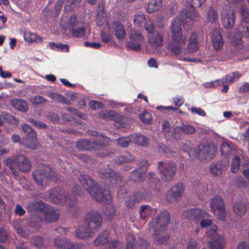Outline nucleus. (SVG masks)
Returning <instances> with one entry per match:
<instances>
[{
  "instance_id": "37",
  "label": "nucleus",
  "mask_w": 249,
  "mask_h": 249,
  "mask_svg": "<svg viewBox=\"0 0 249 249\" xmlns=\"http://www.w3.org/2000/svg\"><path fill=\"white\" fill-rule=\"evenodd\" d=\"M223 168L224 166L222 163L221 161H218L211 165L210 172L213 175L218 176L222 173Z\"/></svg>"
},
{
  "instance_id": "63",
  "label": "nucleus",
  "mask_w": 249,
  "mask_h": 249,
  "mask_svg": "<svg viewBox=\"0 0 249 249\" xmlns=\"http://www.w3.org/2000/svg\"><path fill=\"white\" fill-rule=\"evenodd\" d=\"M33 243L37 248H41L43 247V238L40 236L36 237L34 238Z\"/></svg>"
},
{
  "instance_id": "11",
  "label": "nucleus",
  "mask_w": 249,
  "mask_h": 249,
  "mask_svg": "<svg viewBox=\"0 0 249 249\" xmlns=\"http://www.w3.org/2000/svg\"><path fill=\"white\" fill-rule=\"evenodd\" d=\"M211 208L214 215L219 220L225 221L227 214L222 198L216 196L212 199Z\"/></svg>"
},
{
  "instance_id": "62",
  "label": "nucleus",
  "mask_w": 249,
  "mask_h": 249,
  "mask_svg": "<svg viewBox=\"0 0 249 249\" xmlns=\"http://www.w3.org/2000/svg\"><path fill=\"white\" fill-rule=\"evenodd\" d=\"M46 117L52 121H58L59 119V117L57 113L51 111L47 112Z\"/></svg>"
},
{
  "instance_id": "57",
  "label": "nucleus",
  "mask_w": 249,
  "mask_h": 249,
  "mask_svg": "<svg viewBox=\"0 0 249 249\" xmlns=\"http://www.w3.org/2000/svg\"><path fill=\"white\" fill-rule=\"evenodd\" d=\"M71 30L72 35L75 37L82 36L84 35L85 33V30L84 28H78L77 29L74 28Z\"/></svg>"
},
{
  "instance_id": "48",
  "label": "nucleus",
  "mask_w": 249,
  "mask_h": 249,
  "mask_svg": "<svg viewBox=\"0 0 249 249\" xmlns=\"http://www.w3.org/2000/svg\"><path fill=\"white\" fill-rule=\"evenodd\" d=\"M99 115L104 119L114 120L115 117V113L111 111H102L100 112Z\"/></svg>"
},
{
  "instance_id": "7",
  "label": "nucleus",
  "mask_w": 249,
  "mask_h": 249,
  "mask_svg": "<svg viewBox=\"0 0 249 249\" xmlns=\"http://www.w3.org/2000/svg\"><path fill=\"white\" fill-rule=\"evenodd\" d=\"M216 150L213 144H200L194 150L195 156L201 160H210L213 158Z\"/></svg>"
},
{
  "instance_id": "30",
  "label": "nucleus",
  "mask_w": 249,
  "mask_h": 249,
  "mask_svg": "<svg viewBox=\"0 0 249 249\" xmlns=\"http://www.w3.org/2000/svg\"><path fill=\"white\" fill-rule=\"evenodd\" d=\"M12 105L17 110L26 112L28 109V106L27 102L23 99H15L11 102Z\"/></svg>"
},
{
  "instance_id": "61",
  "label": "nucleus",
  "mask_w": 249,
  "mask_h": 249,
  "mask_svg": "<svg viewBox=\"0 0 249 249\" xmlns=\"http://www.w3.org/2000/svg\"><path fill=\"white\" fill-rule=\"evenodd\" d=\"M105 17L102 13H98L96 16V24L97 26L101 27L104 23Z\"/></svg>"
},
{
  "instance_id": "60",
  "label": "nucleus",
  "mask_w": 249,
  "mask_h": 249,
  "mask_svg": "<svg viewBox=\"0 0 249 249\" xmlns=\"http://www.w3.org/2000/svg\"><path fill=\"white\" fill-rule=\"evenodd\" d=\"M8 237L7 231L2 227H0V242H4Z\"/></svg>"
},
{
  "instance_id": "38",
  "label": "nucleus",
  "mask_w": 249,
  "mask_h": 249,
  "mask_svg": "<svg viewBox=\"0 0 249 249\" xmlns=\"http://www.w3.org/2000/svg\"><path fill=\"white\" fill-rule=\"evenodd\" d=\"M24 38L26 41L28 42H35L37 43H40L43 41L42 38L40 36H38L36 34L30 32H25L24 34Z\"/></svg>"
},
{
  "instance_id": "20",
  "label": "nucleus",
  "mask_w": 249,
  "mask_h": 249,
  "mask_svg": "<svg viewBox=\"0 0 249 249\" xmlns=\"http://www.w3.org/2000/svg\"><path fill=\"white\" fill-rule=\"evenodd\" d=\"M19 170L22 172L30 170L31 164L28 159L22 155L16 156V165Z\"/></svg>"
},
{
  "instance_id": "19",
  "label": "nucleus",
  "mask_w": 249,
  "mask_h": 249,
  "mask_svg": "<svg viewBox=\"0 0 249 249\" xmlns=\"http://www.w3.org/2000/svg\"><path fill=\"white\" fill-rule=\"evenodd\" d=\"M241 76V73L238 71L233 72L231 74H227L225 76L221 78V80H217L214 82H212L210 83L211 87H213V83L215 82L217 83L218 85L221 84H231L234 81H236Z\"/></svg>"
},
{
  "instance_id": "25",
  "label": "nucleus",
  "mask_w": 249,
  "mask_h": 249,
  "mask_svg": "<svg viewBox=\"0 0 249 249\" xmlns=\"http://www.w3.org/2000/svg\"><path fill=\"white\" fill-rule=\"evenodd\" d=\"M237 30L240 38L243 36L249 37V19L241 21Z\"/></svg>"
},
{
  "instance_id": "4",
  "label": "nucleus",
  "mask_w": 249,
  "mask_h": 249,
  "mask_svg": "<svg viewBox=\"0 0 249 249\" xmlns=\"http://www.w3.org/2000/svg\"><path fill=\"white\" fill-rule=\"evenodd\" d=\"M32 176L36 184L43 188L47 185L48 180H57L59 178V175L53 169L47 165L34 171Z\"/></svg>"
},
{
  "instance_id": "17",
  "label": "nucleus",
  "mask_w": 249,
  "mask_h": 249,
  "mask_svg": "<svg viewBox=\"0 0 249 249\" xmlns=\"http://www.w3.org/2000/svg\"><path fill=\"white\" fill-rule=\"evenodd\" d=\"M184 214L188 220H193L196 222H198L201 219L205 218L208 216L207 213L198 208L187 210L184 212Z\"/></svg>"
},
{
  "instance_id": "10",
  "label": "nucleus",
  "mask_w": 249,
  "mask_h": 249,
  "mask_svg": "<svg viewBox=\"0 0 249 249\" xmlns=\"http://www.w3.org/2000/svg\"><path fill=\"white\" fill-rule=\"evenodd\" d=\"M220 16L222 24L225 28L230 29L234 26L235 13L229 4H226L222 6Z\"/></svg>"
},
{
  "instance_id": "44",
  "label": "nucleus",
  "mask_w": 249,
  "mask_h": 249,
  "mask_svg": "<svg viewBox=\"0 0 249 249\" xmlns=\"http://www.w3.org/2000/svg\"><path fill=\"white\" fill-rule=\"evenodd\" d=\"M118 144L122 147H127L130 143L132 142V135L126 137H122L117 140Z\"/></svg>"
},
{
  "instance_id": "18",
  "label": "nucleus",
  "mask_w": 249,
  "mask_h": 249,
  "mask_svg": "<svg viewBox=\"0 0 249 249\" xmlns=\"http://www.w3.org/2000/svg\"><path fill=\"white\" fill-rule=\"evenodd\" d=\"M184 193V188L182 184L178 183L173 186L166 196L168 201L174 202L180 199Z\"/></svg>"
},
{
  "instance_id": "6",
  "label": "nucleus",
  "mask_w": 249,
  "mask_h": 249,
  "mask_svg": "<svg viewBox=\"0 0 249 249\" xmlns=\"http://www.w3.org/2000/svg\"><path fill=\"white\" fill-rule=\"evenodd\" d=\"M109 142V139L104 136L99 139H84L77 142L76 147L82 151L99 150L108 146Z\"/></svg>"
},
{
  "instance_id": "55",
  "label": "nucleus",
  "mask_w": 249,
  "mask_h": 249,
  "mask_svg": "<svg viewBox=\"0 0 249 249\" xmlns=\"http://www.w3.org/2000/svg\"><path fill=\"white\" fill-rule=\"evenodd\" d=\"M240 13L243 17L241 21H243L244 20H245L246 19H249V11L246 5H242L241 6Z\"/></svg>"
},
{
  "instance_id": "52",
  "label": "nucleus",
  "mask_w": 249,
  "mask_h": 249,
  "mask_svg": "<svg viewBox=\"0 0 249 249\" xmlns=\"http://www.w3.org/2000/svg\"><path fill=\"white\" fill-rule=\"evenodd\" d=\"M240 159L239 157L236 156L232 160L231 170L233 173H236L240 166Z\"/></svg>"
},
{
  "instance_id": "43",
  "label": "nucleus",
  "mask_w": 249,
  "mask_h": 249,
  "mask_svg": "<svg viewBox=\"0 0 249 249\" xmlns=\"http://www.w3.org/2000/svg\"><path fill=\"white\" fill-rule=\"evenodd\" d=\"M127 243L126 249H136V240L134 235L128 234L126 237Z\"/></svg>"
},
{
  "instance_id": "45",
  "label": "nucleus",
  "mask_w": 249,
  "mask_h": 249,
  "mask_svg": "<svg viewBox=\"0 0 249 249\" xmlns=\"http://www.w3.org/2000/svg\"><path fill=\"white\" fill-rule=\"evenodd\" d=\"M82 0H69L65 4V8L68 11H72L79 6Z\"/></svg>"
},
{
  "instance_id": "1",
  "label": "nucleus",
  "mask_w": 249,
  "mask_h": 249,
  "mask_svg": "<svg viewBox=\"0 0 249 249\" xmlns=\"http://www.w3.org/2000/svg\"><path fill=\"white\" fill-rule=\"evenodd\" d=\"M199 17V15L194 6H190L180 11V17H176L174 19L170 28L171 35L168 44L169 49L173 53H180L185 44L186 37L183 36L181 28L184 18H187L192 20H197Z\"/></svg>"
},
{
  "instance_id": "29",
  "label": "nucleus",
  "mask_w": 249,
  "mask_h": 249,
  "mask_svg": "<svg viewBox=\"0 0 249 249\" xmlns=\"http://www.w3.org/2000/svg\"><path fill=\"white\" fill-rule=\"evenodd\" d=\"M232 208L235 214L239 216L245 214L247 212L245 204L240 201L234 202L232 205Z\"/></svg>"
},
{
  "instance_id": "16",
  "label": "nucleus",
  "mask_w": 249,
  "mask_h": 249,
  "mask_svg": "<svg viewBox=\"0 0 249 249\" xmlns=\"http://www.w3.org/2000/svg\"><path fill=\"white\" fill-rule=\"evenodd\" d=\"M59 211L54 208L49 209L47 211L43 210L41 216L38 217V221H44L47 223H51L56 221L59 217Z\"/></svg>"
},
{
  "instance_id": "15",
  "label": "nucleus",
  "mask_w": 249,
  "mask_h": 249,
  "mask_svg": "<svg viewBox=\"0 0 249 249\" xmlns=\"http://www.w3.org/2000/svg\"><path fill=\"white\" fill-rule=\"evenodd\" d=\"M149 194L144 189L137 191L130 196L125 201V205L129 209H133L136 204L147 199Z\"/></svg>"
},
{
  "instance_id": "35",
  "label": "nucleus",
  "mask_w": 249,
  "mask_h": 249,
  "mask_svg": "<svg viewBox=\"0 0 249 249\" xmlns=\"http://www.w3.org/2000/svg\"><path fill=\"white\" fill-rule=\"evenodd\" d=\"M188 49L190 53H193L198 49L196 34L192 33L190 36Z\"/></svg>"
},
{
  "instance_id": "40",
  "label": "nucleus",
  "mask_w": 249,
  "mask_h": 249,
  "mask_svg": "<svg viewBox=\"0 0 249 249\" xmlns=\"http://www.w3.org/2000/svg\"><path fill=\"white\" fill-rule=\"evenodd\" d=\"M22 130L25 132L27 136L32 139V141H34L36 139V131L31 127L29 125L27 124H24L22 125Z\"/></svg>"
},
{
  "instance_id": "28",
  "label": "nucleus",
  "mask_w": 249,
  "mask_h": 249,
  "mask_svg": "<svg viewBox=\"0 0 249 249\" xmlns=\"http://www.w3.org/2000/svg\"><path fill=\"white\" fill-rule=\"evenodd\" d=\"M236 149L235 145L230 142H222L221 146V153L225 156L232 154Z\"/></svg>"
},
{
  "instance_id": "33",
  "label": "nucleus",
  "mask_w": 249,
  "mask_h": 249,
  "mask_svg": "<svg viewBox=\"0 0 249 249\" xmlns=\"http://www.w3.org/2000/svg\"><path fill=\"white\" fill-rule=\"evenodd\" d=\"M109 241V235L107 231H104L100 233L94 240L96 246H102L108 243Z\"/></svg>"
},
{
  "instance_id": "2",
  "label": "nucleus",
  "mask_w": 249,
  "mask_h": 249,
  "mask_svg": "<svg viewBox=\"0 0 249 249\" xmlns=\"http://www.w3.org/2000/svg\"><path fill=\"white\" fill-rule=\"evenodd\" d=\"M78 180L92 198L97 201L108 204L104 212L106 219L107 220H111L116 213V208L114 205L110 204L112 197L109 191L107 189L99 188L88 175L80 174Z\"/></svg>"
},
{
  "instance_id": "42",
  "label": "nucleus",
  "mask_w": 249,
  "mask_h": 249,
  "mask_svg": "<svg viewBox=\"0 0 249 249\" xmlns=\"http://www.w3.org/2000/svg\"><path fill=\"white\" fill-rule=\"evenodd\" d=\"M217 12L213 8L210 7L207 12V19L212 23L215 22L218 19Z\"/></svg>"
},
{
  "instance_id": "14",
  "label": "nucleus",
  "mask_w": 249,
  "mask_h": 249,
  "mask_svg": "<svg viewBox=\"0 0 249 249\" xmlns=\"http://www.w3.org/2000/svg\"><path fill=\"white\" fill-rule=\"evenodd\" d=\"M98 174L102 179H108L112 184L119 183L123 179V177L119 174L116 173L108 166L101 168Z\"/></svg>"
},
{
  "instance_id": "46",
  "label": "nucleus",
  "mask_w": 249,
  "mask_h": 249,
  "mask_svg": "<svg viewBox=\"0 0 249 249\" xmlns=\"http://www.w3.org/2000/svg\"><path fill=\"white\" fill-rule=\"evenodd\" d=\"M146 21L145 15L142 13H138L136 14L134 19V23L139 26H142L143 23Z\"/></svg>"
},
{
  "instance_id": "24",
  "label": "nucleus",
  "mask_w": 249,
  "mask_h": 249,
  "mask_svg": "<svg viewBox=\"0 0 249 249\" xmlns=\"http://www.w3.org/2000/svg\"><path fill=\"white\" fill-rule=\"evenodd\" d=\"M208 245L211 249H222L224 247L223 238L218 235H216L208 242Z\"/></svg>"
},
{
  "instance_id": "26",
  "label": "nucleus",
  "mask_w": 249,
  "mask_h": 249,
  "mask_svg": "<svg viewBox=\"0 0 249 249\" xmlns=\"http://www.w3.org/2000/svg\"><path fill=\"white\" fill-rule=\"evenodd\" d=\"M93 231L88 228L85 225L81 226L76 231V236L78 238L86 239L89 238L92 234Z\"/></svg>"
},
{
  "instance_id": "56",
  "label": "nucleus",
  "mask_w": 249,
  "mask_h": 249,
  "mask_svg": "<svg viewBox=\"0 0 249 249\" xmlns=\"http://www.w3.org/2000/svg\"><path fill=\"white\" fill-rule=\"evenodd\" d=\"M5 164L12 171L15 170L14 164L16 165V156L15 157H10L5 160Z\"/></svg>"
},
{
  "instance_id": "27",
  "label": "nucleus",
  "mask_w": 249,
  "mask_h": 249,
  "mask_svg": "<svg viewBox=\"0 0 249 249\" xmlns=\"http://www.w3.org/2000/svg\"><path fill=\"white\" fill-rule=\"evenodd\" d=\"M54 245L60 249H75V246L69 240L55 239Z\"/></svg>"
},
{
  "instance_id": "12",
  "label": "nucleus",
  "mask_w": 249,
  "mask_h": 249,
  "mask_svg": "<svg viewBox=\"0 0 249 249\" xmlns=\"http://www.w3.org/2000/svg\"><path fill=\"white\" fill-rule=\"evenodd\" d=\"M102 223V218L97 211H89L85 216L84 225L92 231L100 228Z\"/></svg>"
},
{
  "instance_id": "59",
  "label": "nucleus",
  "mask_w": 249,
  "mask_h": 249,
  "mask_svg": "<svg viewBox=\"0 0 249 249\" xmlns=\"http://www.w3.org/2000/svg\"><path fill=\"white\" fill-rule=\"evenodd\" d=\"M89 106L91 109H95L102 108L104 107V104L101 102L92 100L89 102Z\"/></svg>"
},
{
  "instance_id": "53",
  "label": "nucleus",
  "mask_w": 249,
  "mask_h": 249,
  "mask_svg": "<svg viewBox=\"0 0 249 249\" xmlns=\"http://www.w3.org/2000/svg\"><path fill=\"white\" fill-rule=\"evenodd\" d=\"M181 131L187 134H192L196 131V129L190 124H183L181 126Z\"/></svg>"
},
{
  "instance_id": "50",
  "label": "nucleus",
  "mask_w": 249,
  "mask_h": 249,
  "mask_svg": "<svg viewBox=\"0 0 249 249\" xmlns=\"http://www.w3.org/2000/svg\"><path fill=\"white\" fill-rule=\"evenodd\" d=\"M77 24V18L75 15H71L68 19L67 26L70 29L75 28Z\"/></svg>"
},
{
  "instance_id": "51",
  "label": "nucleus",
  "mask_w": 249,
  "mask_h": 249,
  "mask_svg": "<svg viewBox=\"0 0 249 249\" xmlns=\"http://www.w3.org/2000/svg\"><path fill=\"white\" fill-rule=\"evenodd\" d=\"M28 122L37 128L45 129L47 127V125L46 124L41 121H36L33 118L29 119Z\"/></svg>"
},
{
  "instance_id": "5",
  "label": "nucleus",
  "mask_w": 249,
  "mask_h": 249,
  "mask_svg": "<svg viewBox=\"0 0 249 249\" xmlns=\"http://www.w3.org/2000/svg\"><path fill=\"white\" fill-rule=\"evenodd\" d=\"M46 199L53 203L65 204L69 207H73L77 202L75 197L68 196L59 188H55L48 191L45 196Z\"/></svg>"
},
{
  "instance_id": "49",
  "label": "nucleus",
  "mask_w": 249,
  "mask_h": 249,
  "mask_svg": "<svg viewBox=\"0 0 249 249\" xmlns=\"http://www.w3.org/2000/svg\"><path fill=\"white\" fill-rule=\"evenodd\" d=\"M49 45L51 48L53 49V46L56 48L60 49L61 51H65L68 52L69 51V46L67 44H62L61 43H58L55 44V43L52 42L50 43Z\"/></svg>"
},
{
  "instance_id": "58",
  "label": "nucleus",
  "mask_w": 249,
  "mask_h": 249,
  "mask_svg": "<svg viewBox=\"0 0 249 249\" xmlns=\"http://www.w3.org/2000/svg\"><path fill=\"white\" fill-rule=\"evenodd\" d=\"M144 28L149 33H153L154 32L155 29L154 25L151 20H147L144 23Z\"/></svg>"
},
{
  "instance_id": "34",
  "label": "nucleus",
  "mask_w": 249,
  "mask_h": 249,
  "mask_svg": "<svg viewBox=\"0 0 249 249\" xmlns=\"http://www.w3.org/2000/svg\"><path fill=\"white\" fill-rule=\"evenodd\" d=\"M132 141L138 145L145 146L148 144L149 139L142 135L135 134L132 135Z\"/></svg>"
},
{
  "instance_id": "21",
  "label": "nucleus",
  "mask_w": 249,
  "mask_h": 249,
  "mask_svg": "<svg viewBox=\"0 0 249 249\" xmlns=\"http://www.w3.org/2000/svg\"><path fill=\"white\" fill-rule=\"evenodd\" d=\"M148 41L155 48L162 46L163 44V34L161 32H157L155 34L150 35Z\"/></svg>"
},
{
  "instance_id": "39",
  "label": "nucleus",
  "mask_w": 249,
  "mask_h": 249,
  "mask_svg": "<svg viewBox=\"0 0 249 249\" xmlns=\"http://www.w3.org/2000/svg\"><path fill=\"white\" fill-rule=\"evenodd\" d=\"M144 173L141 171L135 170L129 176V179L132 182H139L142 181L144 178Z\"/></svg>"
},
{
  "instance_id": "64",
  "label": "nucleus",
  "mask_w": 249,
  "mask_h": 249,
  "mask_svg": "<svg viewBox=\"0 0 249 249\" xmlns=\"http://www.w3.org/2000/svg\"><path fill=\"white\" fill-rule=\"evenodd\" d=\"M122 246V243L119 241H113L109 244V248L113 249H119Z\"/></svg>"
},
{
  "instance_id": "47",
  "label": "nucleus",
  "mask_w": 249,
  "mask_h": 249,
  "mask_svg": "<svg viewBox=\"0 0 249 249\" xmlns=\"http://www.w3.org/2000/svg\"><path fill=\"white\" fill-rule=\"evenodd\" d=\"M140 120L146 124H150L152 121V115L147 111H143L139 115Z\"/></svg>"
},
{
  "instance_id": "23",
  "label": "nucleus",
  "mask_w": 249,
  "mask_h": 249,
  "mask_svg": "<svg viewBox=\"0 0 249 249\" xmlns=\"http://www.w3.org/2000/svg\"><path fill=\"white\" fill-rule=\"evenodd\" d=\"M113 29L118 39H121L125 38L126 36L125 29L123 24L119 21L114 22Z\"/></svg>"
},
{
  "instance_id": "36",
  "label": "nucleus",
  "mask_w": 249,
  "mask_h": 249,
  "mask_svg": "<svg viewBox=\"0 0 249 249\" xmlns=\"http://www.w3.org/2000/svg\"><path fill=\"white\" fill-rule=\"evenodd\" d=\"M161 5V0H150L147 5V11L149 13H153L159 9Z\"/></svg>"
},
{
  "instance_id": "22",
  "label": "nucleus",
  "mask_w": 249,
  "mask_h": 249,
  "mask_svg": "<svg viewBox=\"0 0 249 249\" xmlns=\"http://www.w3.org/2000/svg\"><path fill=\"white\" fill-rule=\"evenodd\" d=\"M212 39L213 46L216 50H220L223 47V38L219 31L215 30L213 32Z\"/></svg>"
},
{
  "instance_id": "3",
  "label": "nucleus",
  "mask_w": 249,
  "mask_h": 249,
  "mask_svg": "<svg viewBox=\"0 0 249 249\" xmlns=\"http://www.w3.org/2000/svg\"><path fill=\"white\" fill-rule=\"evenodd\" d=\"M170 222L169 213L166 211L160 212L150 222L149 229L153 231V238L159 243L165 244L169 239L168 235H161Z\"/></svg>"
},
{
  "instance_id": "31",
  "label": "nucleus",
  "mask_w": 249,
  "mask_h": 249,
  "mask_svg": "<svg viewBox=\"0 0 249 249\" xmlns=\"http://www.w3.org/2000/svg\"><path fill=\"white\" fill-rule=\"evenodd\" d=\"M135 160L134 157L130 153L126 152L118 156L115 160L116 164L120 165L124 163L132 162Z\"/></svg>"
},
{
  "instance_id": "9",
  "label": "nucleus",
  "mask_w": 249,
  "mask_h": 249,
  "mask_svg": "<svg viewBox=\"0 0 249 249\" xmlns=\"http://www.w3.org/2000/svg\"><path fill=\"white\" fill-rule=\"evenodd\" d=\"M158 169L161 175V178L165 181L172 180L176 175L177 168L175 163L171 161H160Z\"/></svg>"
},
{
  "instance_id": "13",
  "label": "nucleus",
  "mask_w": 249,
  "mask_h": 249,
  "mask_svg": "<svg viewBox=\"0 0 249 249\" xmlns=\"http://www.w3.org/2000/svg\"><path fill=\"white\" fill-rule=\"evenodd\" d=\"M143 39V36L140 31L132 30L130 32L129 40L127 42V45L134 51H140Z\"/></svg>"
},
{
  "instance_id": "41",
  "label": "nucleus",
  "mask_w": 249,
  "mask_h": 249,
  "mask_svg": "<svg viewBox=\"0 0 249 249\" xmlns=\"http://www.w3.org/2000/svg\"><path fill=\"white\" fill-rule=\"evenodd\" d=\"M28 100L33 105L44 104L48 102L47 99H46L43 96L40 95H36L32 96L29 98Z\"/></svg>"
},
{
  "instance_id": "54",
  "label": "nucleus",
  "mask_w": 249,
  "mask_h": 249,
  "mask_svg": "<svg viewBox=\"0 0 249 249\" xmlns=\"http://www.w3.org/2000/svg\"><path fill=\"white\" fill-rule=\"evenodd\" d=\"M150 208L148 206H142L140 211V217L144 219L148 214H150Z\"/></svg>"
},
{
  "instance_id": "8",
  "label": "nucleus",
  "mask_w": 249,
  "mask_h": 249,
  "mask_svg": "<svg viewBox=\"0 0 249 249\" xmlns=\"http://www.w3.org/2000/svg\"><path fill=\"white\" fill-rule=\"evenodd\" d=\"M27 211L34 214L32 215L30 220L28 222V226L35 227L37 226L38 217L41 216L44 209V205L38 201H34L27 205Z\"/></svg>"
},
{
  "instance_id": "32",
  "label": "nucleus",
  "mask_w": 249,
  "mask_h": 249,
  "mask_svg": "<svg viewBox=\"0 0 249 249\" xmlns=\"http://www.w3.org/2000/svg\"><path fill=\"white\" fill-rule=\"evenodd\" d=\"M4 122L9 124L18 123V120L16 119V117L12 116L7 112H2L0 114V126L3 125Z\"/></svg>"
}]
</instances>
